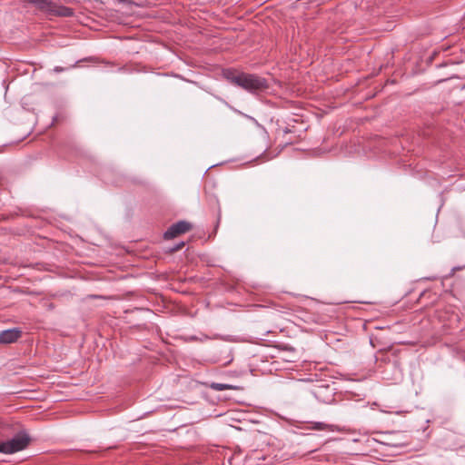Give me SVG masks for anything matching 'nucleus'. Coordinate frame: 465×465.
Instances as JSON below:
<instances>
[{
	"instance_id": "obj_1",
	"label": "nucleus",
	"mask_w": 465,
	"mask_h": 465,
	"mask_svg": "<svg viewBox=\"0 0 465 465\" xmlns=\"http://www.w3.org/2000/svg\"><path fill=\"white\" fill-rule=\"evenodd\" d=\"M223 76L231 84L244 89L252 94H257L269 88L265 78L247 73H239L234 69L223 70Z\"/></svg>"
},
{
	"instance_id": "obj_13",
	"label": "nucleus",
	"mask_w": 465,
	"mask_h": 465,
	"mask_svg": "<svg viewBox=\"0 0 465 465\" xmlns=\"http://www.w3.org/2000/svg\"><path fill=\"white\" fill-rule=\"evenodd\" d=\"M89 297H90L91 299H101V298H103V296H101V295H95V294L90 295Z\"/></svg>"
},
{
	"instance_id": "obj_11",
	"label": "nucleus",
	"mask_w": 465,
	"mask_h": 465,
	"mask_svg": "<svg viewBox=\"0 0 465 465\" xmlns=\"http://www.w3.org/2000/svg\"><path fill=\"white\" fill-rule=\"evenodd\" d=\"M45 306L47 308V310L52 311L54 309V304L53 302H45Z\"/></svg>"
},
{
	"instance_id": "obj_5",
	"label": "nucleus",
	"mask_w": 465,
	"mask_h": 465,
	"mask_svg": "<svg viewBox=\"0 0 465 465\" xmlns=\"http://www.w3.org/2000/svg\"><path fill=\"white\" fill-rule=\"evenodd\" d=\"M299 318L305 323L322 324L325 322V317L321 315L318 312L302 310L299 312Z\"/></svg>"
},
{
	"instance_id": "obj_12",
	"label": "nucleus",
	"mask_w": 465,
	"mask_h": 465,
	"mask_svg": "<svg viewBox=\"0 0 465 465\" xmlns=\"http://www.w3.org/2000/svg\"><path fill=\"white\" fill-rule=\"evenodd\" d=\"M65 70V68L62 67V66H55L54 68V72L55 73H61V72H64Z\"/></svg>"
},
{
	"instance_id": "obj_3",
	"label": "nucleus",
	"mask_w": 465,
	"mask_h": 465,
	"mask_svg": "<svg viewBox=\"0 0 465 465\" xmlns=\"http://www.w3.org/2000/svg\"><path fill=\"white\" fill-rule=\"evenodd\" d=\"M31 441L30 436L25 431H20L7 441L0 442V452L13 454L26 449Z\"/></svg>"
},
{
	"instance_id": "obj_2",
	"label": "nucleus",
	"mask_w": 465,
	"mask_h": 465,
	"mask_svg": "<svg viewBox=\"0 0 465 465\" xmlns=\"http://www.w3.org/2000/svg\"><path fill=\"white\" fill-rule=\"evenodd\" d=\"M33 5L39 12L51 16L70 17L74 15L72 8L61 5L53 0H22Z\"/></svg>"
},
{
	"instance_id": "obj_4",
	"label": "nucleus",
	"mask_w": 465,
	"mask_h": 465,
	"mask_svg": "<svg viewBox=\"0 0 465 465\" xmlns=\"http://www.w3.org/2000/svg\"><path fill=\"white\" fill-rule=\"evenodd\" d=\"M192 224L186 221H179L172 224L167 231L163 233L165 240L173 239L183 233L189 232L192 229Z\"/></svg>"
},
{
	"instance_id": "obj_10",
	"label": "nucleus",
	"mask_w": 465,
	"mask_h": 465,
	"mask_svg": "<svg viewBox=\"0 0 465 465\" xmlns=\"http://www.w3.org/2000/svg\"><path fill=\"white\" fill-rule=\"evenodd\" d=\"M185 245L184 242H180L176 244H174L173 247L169 249V252L173 253L175 252L180 251L183 246Z\"/></svg>"
},
{
	"instance_id": "obj_6",
	"label": "nucleus",
	"mask_w": 465,
	"mask_h": 465,
	"mask_svg": "<svg viewBox=\"0 0 465 465\" xmlns=\"http://www.w3.org/2000/svg\"><path fill=\"white\" fill-rule=\"evenodd\" d=\"M22 335V331L19 328H13L2 331L0 332V343L10 344L15 342Z\"/></svg>"
},
{
	"instance_id": "obj_9",
	"label": "nucleus",
	"mask_w": 465,
	"mask_h": 465,
	"mask_svg": "<svg viewBox=\"0 0 465 465\" xmlns=\"http://www.w3.org/2000/svg\"><path fill=\"white\" fill-rule=\"evenodd\" d=\"M312 429L318 430H330L333 431L332 425L324 422H312Z\"/></svg>"
},
{
	"instance_id": "obj_7",
	"label": "nucleus",
	"mask_w": 465,
	"mask_h": 465,
	"mask_svg": "<svg viewBox=\"0 0 465 465\" xmlns=\"http://www.w3.org/2000/svg\"><path fill=\"white\" fill-rule=\"evenodd\" d=\"M206 198L208 204L212 207H217L218 214H217V225L221 221V206L218 198L213 194H209L206 193Z\"/></svg>"
},
{
	"instance_id": "obj_8",
	"label": "nucleus",
	"mask_w": 465,
	"mask_h": 465,
	"mask_svg": "<svg viewBox=\"0 0 465 465\" xmlns=\"http://www.w3.org/2000/svg\"><path fill=\"white\" fill-rule=\"evenodd\" d=\"M209 387L214 391H224V390H235L236 386L226 384V383H219V382H212Z\"/></svg>"
}]
</instances>
